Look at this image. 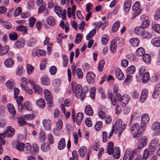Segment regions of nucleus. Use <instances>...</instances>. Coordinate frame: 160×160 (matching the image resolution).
Returning a JSON list of instances; mask_svg holds the SVG:
<instances>
[{
    "mask_svg": "<svg viewBox=\"0 0 160 160\" xmlns=\"http://www.w3.org/2000/svg\"><path fill=\"white\" fill-rule=\"evenodd\" d=\"M115 75L116 78L119 80H123L124 78V75L121 70L120 69H118L116 70L115 73Z\"/></svg>",
    "mask_w": 160,
    "mask_h": 160,
    "instance_id": "f3484780",
    "label": "nucleus"
},
{
    "mask_svg": "<svg viewBox=\"0 0 160 160\" xmlns=\"http://www.w3.org/2000/svg\"><path fill=\"white\" fill-rule=\"evenodd\" d=\"M140 127L142 128V130H144L143 125L140 126L138 123H135L130 128V130L133 135V138H136L138 140L140 138L142 134V132L140 131Z\"/></svg>",
    "mask_w": 160,
    "mask_h": 160,
    "instance_id": "7ed1b4c3",
    "label": "nucleus"
},
{
    "mask_svg": "<svg viewBox=\"0 0 160 160\" xmlns=\"http://www.w3.org/2000/svg\"><path fill=\"white\" fill-rule=\"evenodd\" d=\"M115 151L113 153V157L116 159H118L120 156V152L119 150V148L118 147H115Z\"/></svg>",
    "mask_w": 160,
    "mask_h": 160,
    "instance_id": "473e14b6",
    "label": "nucleus"
},
{
    "mask_svg": "<svg viewBox=\"0 0 160 160\" xmlns=\"http://www.w3.org/2000/svg\"><path fill=\"white\" fill-rule=\"evenodd\" d=\"M35 54L36 55L38 56H45L46 55V52L44 50L38 49L36 51Z\"/></svg>",
    "mask_w": 160,
    "mask_h": 160,
    "instance_id": "5fc2aeb1",
    "label": "nucleus"
},
{
    "mask_svg": "<svg viewBox=\"0 0 160 160\" xmlns=\"http://www.w3.org/2000/svg\"><path fill=\"white\" fill-rule=\"evenodd\" d=\"M150 22L149 20L147 19H144L142 22L141 26L143 28H147L149 25Z\"/></svg>",
    "mask_w": 160,
    "mask_h": 160,
    "instance_id": "49530a36",
    "label": "nucleus"
},
{
    "mask_svg": "<svg viewBox=\"0 0 160 160\" xmlns=\"http://www.w3.org/2000/svg\"><path fill=\"white\" fill-rule=\"evenodd\" d=\"M145 51L144 49L142 48H138L136 52L137 55L138 57H142L144 54H145Z\"/></svg>",
    "mask_w": 160,
    "mask_h": 160,
    "instance_id": "f704fd0d",
    "label": "nucleus"
},
{
    "mask_svg": "<svg viewBox=\"0 0 160 160\" xmlns=\"http://www.w3.org/2000/svg\"><path fill=\"white\" fill-rule=\"evenodd\" d=\"M37 40L35 38H31L28 41V45L29 47L34 46L36 43Z\"/></svg>",
    "mask_w": 160,
    "mask_h": 160,
    "instance_id": "a19ab883",
    "label": "nucleus"
},
{
    "mask_svg": "<svg viewBox=\"0 0 160 160\" xmlns=\"http://www.w3.org/2000/svg\"><path fill=\"white\" fill-rule=\"evenodd\" d=\"M144 28L141 26L136 27L135 29V33L137 35H141L144 32Z\"/></svg>",
    "mask_w": 160,
    "mask_h": 160,
    "instance_id": "c9c22d12",
    "label": "nucleus"
},
{
    "mask_svg": "<svg viewBox=\"0 0 160 160\" xmlns=\"http://www.w3.org/2000/svg\"><path fill=\"white\" fill-rule=\"evenodd\" d=\"M113 144L112 142H110L108 143L107 146V152L109 154H111L113 153L115 151V148L113 149Z\"/></svg>",
    "mask_w": 160,
    "mask_h": 160,
    "instance_id": "2eb2a0df",
    "label": "nucleus"
},
{
    "mask_svg": "<svg viewBox=\"0 0 160 160\" xmlns=\"http://www.w3.org/2000/svg\"><path fill=\"white\" fill-rule=\"evenodd\" d=\"M151 154V153L147 149H145L144 151L143 155L142 157V160H146L149 155H150Z\"/></svg>",
    "mask_w": 160,
    "mask_h": 160,
    "instance_id": "603ef678",
    "label": "nucleus"
},
{
    "mask_svg": "<svg viewBox=\"0 0 160 160\" xmlns=\"http://www.w3.org/2000/svg\"><path fill=\"white\" fill-rule=\"evenodd\" d=\"M54 10L55 12L58 15L59 17H60L62 13V9L59 6L55 7L54 8Z\"/></svg>",
    "mask_w": 160,
    "mask_h": 160,
    "instance_id": "4d7b16f0",
    "label": "nucleus"
},
{
    "mask_svg": "<svg viewBox=\"0 0 160 160\" xmlns=\"http://www.w3.org/2000/svg\"><path fill=\"white\" fill-rule=\"evenodd\" d=\"M131 6V1L130 0L127 1L124 4V10L126 11H128Z\"/></svg>",
    "mask_w": 160,
    "mask_h": 160,
    "instance_id": "58836bf2",
    "label": "nucleus"
},
{
    "mask_svg": "<svg viewBox=\"0 0 160 160\" xmlns=\"http://www.w3.org/2000/svg\"><path fill=\"white\" fill-rule=\"evenodd\" d=\"M149 120V117L148 114L145 113L142 114L141 117V123L143 124V127L146 125Z\"/></svg>",
    "mask_w": 160,
    "mask_h": 160,
    "instance_id": "ddd939ff",
    "label": "nucleus"
},
{
    "mask_svg": "<svg viewBox=\"0 0 160 160\" xmlns=\"http://www.w3.org/2000/svg\"><path fill=\"white\" fill-rule=\"evenodd\" d=\"M83 117V114L82 113H78L77 114L76 117L74 122H76L78 125H79L82 121Z\"/></svg>",
    "mask_w": 160,
    "mask_h": 160,
    "instance_id": "412c9836",
    "label": "nucleus"
},
{
    "mask_svg": "<svg viewBox=\"0 0 160 160\" xmlns=\"http://www.w3.org/2000/svg\"><path fill=\"white\" fill-rule=\"evenodd\" d=\"M47 63V59L46 58L43 59L41 62L40 64V68L41 70H43L45 69Z\"/></svg>",
    "mask_w": 160,
    "mask_h": 160,
    "instance_id": "09e8293b",
    "label": "nucleus"
},
{
    "mask_svg": "<svg viewBox=\"0 0 160 160\" xmlns=\"http://www.w3.org/2000/svg\"><path fill=\"white\" fill-rule=\"evenodd\" d=\"M41 149L44 152H46L50 149V147L48 143L44 142L41 146Z\"/></svg>",
    "mask_w": 160,
    "mask_h": 160,
    "instance_id": "e433bc0d",
    "label": "nucleus"
},
{
    "mask_svg": "<svg viewBox=\"0 0 160 160\" xmlns=\"http://www.w3.org/2000/svg\"><path fill=\"white\" fill-rule=\"evenodd\" d=\"M148 142V138L146 136H143L141 139L137 148V150H140L145 147Z\"/></svg>",
    "mask_w": 160,
    "mask_h": 160,
    "instance_id": "1a4fd4ad",
    "label": "nucleus"
},
{
    "mask_svg": "<svg viewBox=\"0 0 160 160\" xmlns=\"http://www.w3.org/2000/svg\"><path fill=\"white\" fill-rule=\"evenodd\" d=\"M96 30L95 29H93L91 30L90 32L87 36V39H89L92 38V37L93 36L96 32Z\"/></svg>",
    "mask_w": 160,
    "mask_h": 160,
    "instance_id": "69168bd1",
    "label": "nucleus"
},
{
    "mask_svg": "<svg viewBox=\"0 0 160 160\" xmlns=\"http://www.w3.org/2000/svg\"><path fill=\"white\" fill-rule=\"evenodd\" d=\"M26 67L28 73L29 74H30L33 71L34 67L32 65L29 64H28L27 65Z\"/></svg>",
    "mask_w": 160,
    "mask_h": 160,
    "instance_id": "bf43d9fd",
    "label": "nucleus"
},
{
    "mask_svg": "<svg viewBox=\"0 0 160 160\" xmlns=\"http://www.w3.org/2000/svg\"><path fill=\"white\" fill-rule=\"evenodd\" d=\"M151 42L155 47H160V38L157 37L154 38L152 40Z\"/></svg>",
    "mask_w": 160,
    "mask_h": 160,
    "instance_id": "aec40b11",
    "label": "nucleus"
},
{
    "mask_svg": "<svg viewBox=\"0 0 160 160\" xmlns=\"http://www.w3.org/2000/svg\"><path fill=\"white\" fill-rule=\"evenodd\" d=\"M76 73L78 78L81 79L83 78V74L80 68H78L77 69Z\"/></svg>",
    "mask_w": 160,
    "mask_h": 160,
    "instance_id": "680f3d73",
    "label": "nucleus"
},
{
    "mask_svg": "<svg viewBox=\"0 0 160 160\" xmlns=\"http://www.w3.org/2000/svg\"><path fill=\"white\" fill-rule=\"evenodd\" d=\"M72 91L75 96L77 98H80L81 100H83L86 97V94L84 91H82L81 86L75 82H72Z\"/></svg>",
    "mask_w": 160,
    "mask_h": 160,
    "instance_id": "f03ea898",
    "label": "nucleus"
},
{
    "mask_svg": "<svg viewBox=\"0 0 160 160\" xmlns=\"http://www.w3.org/2000/svg\"><path fill=\"white\" fill-rule=\"evenodd\" d=\"M51 122L49 119H44L42 121V124L44 128L47 131L49 130L51 127Z\"/></svg>",
    "mask_w": 160,
    "mask_h": 160,
    "instance_id": "4468645a",
    "label": "nucleus"
},
{
    "mask_svg": "<svg viewBox=\"0 0 160 160\" xmlns=\"http://www.w3.org/2000/svg\"><path fill=\"white\" fill-rule=\"evenodd\" d=\"M85 113L88 116H92L93 114V111L90 105L86 106L84 111Z\"/></svg>",
    "mask_w": 160,
    "mask_h": 160,
    "instance_id": "a878e982",
    "label": "nucleus"
},
{
    "mask_svg": "<svg viewBox=\"0 0 160 160\" xmlns=\"http://www.w3.org/2000/svg\"><path fill=\"white\" fill-rule=\"evenodd\" d=\"M62 58L63 59V65L64 67H66L67 66L68 64V57L66 55H62Z\"/></svg>",
    "mask_w": 160,
    "mask_h": 160,
    "instance_id": "e2e57ef3",
    "label": "nucleus"
},
{
    "mask_svg": "<svg viewBox=\"0 0 160 160\" xmlns=\"http://www.w3.org/2000/svg\"><path fill=\"white\" fill-rule=\"evenodd\" d=\"M46 4L44 2H42L39 7L38 12L39 13H40L43 12L45 8Z\"/></svg>",
    "mask_w": 160,
    "mask_h": 160,
    "instance_id": "774afa93",
    "label": "nucleus"
},
{
    "mask_svg": "<svg viewBox=\"0 0 160 160\" xmlns=\"http://www.w3.org/2000/svg\"><path fill=\"white\" fill-rule=\"evenodd\" d=\"M66 146V142L65 138H62L59 141L58 144V148L59 150H62Z\"/></svg>",
    "mask_w": 160,
    "mask_h": 160,
    "instance_id": "b1692460",
    "label": "nucleus"
},
{
    "mask_svg": "<svg viewBox=\"0 0 160 160\" xmlns=\"http://www.w3.org/2000/svg\"><path fill=\"white\" fill-rule=\"evenodd\" d=\"M24 145L23 143L18 142L16 143V148L20 151H22L23 150Z\"/></svg>",
    "mask_w": 160,
    "mask_h": 160,
    "instance_id": "37998d69",
    "label": "nucleus"
},
{
    "mask_svg": "<svg viewBox=\"0 0 160 160\" xmlns=\"http://www.w3.org/2000/svg\"><path fill=\"white\" fill-rule=\"evenodd\" d=\"M145 69L143 67H140L139 69V72L140 75L142 77V82L145 83L150 79L149 73L148 72H145Z\"/></svg>",
    "mask_w": 160,
    "mask_h": 160,
    "instance_id": "39448f33",
    "label": "nucleus"
},
{
    "mask_svg": "<svg viewBox=\"0 0 160 160\" xmlns=\"http://www.w3.org/2000/svg\"><path fill=\"white\" fill-rule=\"evenodd\" d=\"M148 91L147 89L143 90L140 99V101L141 102H143L146 100L148 96Z\"/></svg>",
    "mask_w": 160,
    "mask_h": 160,
    "instance_id": "5701e85b",
    "label": "nucleus"
},
{
    "mask_svg": "<svg viewBox=\"0 0 160 160\" xmlns=\"http://www.w3.org/2000/svg\"><path fill=\"white\" fill-rule=\"evenodd\" d=\"M15 131L14 129L11 127L8 126L4 132V134L6 137L11 138L14 135Z\"/></svg>",
    "mask_w": 160,
    "mask_h": 160,
    "instance_id": "6e6552de",
    "label": "nucleus"
},
{
    "mask_svg": "<svg viewBox=\"0 0 160 160\" xmlns=\"http://www.w3.org/2000/svg\"><path fill=\"white\" fill-rule=\"evenodd\" d=\"M30 103L28 102H26L23 104L20 105L19 106L18 110L19 112H21L22 109L30 111L32 110Z\"/></svg>",
    "mask_w": 160,
    "mask_h": 160,
    "instance_id": "9d476101",
    "label": "nucleus"
},
{
    "mask_svg": "<svg viewBox=\"0 0 160 160\" xmlns=\"http://www.w3.org/2000/svg\"><path fill=\"white\" fill-rule=\"evenodd\" d=\"M120 26V22L118 21L116 22L113 25L112 28V32H116L118 30Z\"/></svg>",
    "mask_w": 160,
    "mask_h": 160,
    "instance_id": "79ce46f5",
    "label": "nucleus"
},
{
    "mask_svg": "<svg viewBox=\"0 0 160 160\" xmlns=\"http://www.w3.org/2000/svg\"><path fill=\"white\" fill-rule=\"evenodd\" d=\"M109 98L112 105L114 106L118 103H120L122 105V103L123 105L125 106L130 100V98L128 96H123L122 97L119 93L117 94L113 97H112V94H110L109 95Z\"/></svg>",
    "mask_w": 160,
    "mask_h": 160,
    "instance_id": "f257e3e1",
    "label": "nucleus"
},
{
    "mask_svg": "<svg viewBox=\"0 0 160 160\" xmlns=\"http://www.w3.org/2000/svg\"><path fill=\"white\" fill-rule=\"evenodd\" d=\"M82 38V36L81 34L79 33L77 34L75 43L77 44L80 43L81 41Z\"/></svg>",
    "mask_w": 160,
    "mask_h": 160,
    "instance_id": "13d9d810",
    "label": "nucleus"
},
{
    "mask_svg": "<svg viewBox=\"0 0 160 160\" xmlns=\"http://www.w3.org/2000/svg\"><path fill=\"white\" fill-rule=\"evenodd\" d=\"M9 37L10 40H15L17 39L18 35L16 32H13L10 33L9 34Z\"/></svg>",
    "mask_w": 160,
    "mask_h": 160,
    "instance_id": "3c124183",
    "label": "nucleus"
},
{
    "mask_svg": "<svg viewBox=\"0 0 160 160\" xmlns=\"http://www.w3.org/2000/svg\"><path fill=\"white\" fill-rule=\"evenodd\" d=\"M16 30L17 31L21 32L23 34H26L27 32V28L24 26L20 25L17 27Z\"/></svg>",
    "mask_w": 160,
    "mask_h": 160,
    "instance_id": "7c9ffc66",
    "label": "nucleus"
},
{
    "mask_svg": "<svg viewBox=\"0 0 160 160\" xmlns=\"http://www.w3.org/2000/svg\"><path fill=\"white\" fill-rule=\"evenodd\" d=\"M130 42L132 46L137 47L139 43V39L137 38H133L130 39Z\"/></svg>",
    "mask_w": 160,
    "mask_h": 160,
    "instance_id": "cd10ccee",
    "label": "nucleus"
},
{
    "mask_svg": "<svg viewBox=\"0 0 160 160\" xmlns=\"http://www.w3.org/2000/svg\"><path fill=\"white\" fill-rule=\"evenodd\" d=\"M126 126L127 125L126 124H122V121L121 119H118L116 121L115 125H114V133L116 134H118V136H119Z\"/></svg>",
    "mask_w": 160,
    "mask_h": 160,
    "instance_id": "20e7f679",
    "label": "nucleus"
},
{
    "mask_svg": "<svg viewBox=\"0 0 160 160\" xmlns=\"http://www.w3.org/2000/svg\"><path fill=\"white\" fill-rule=\"evenodd\" d=\"M102 126V123L101 121L97 122L96 125L94 126V128L96 131H98L101 128Z\"/></svg>",
    "mask_w": 160,
    "mask_h": 160,
    "instance_id": "864d4df0",
    "label": "nucleus"
},
{
    "mask_svg": "<svg viewBox=\"0 0 160 160\" xmlns=\"http://www.w3.org/2000/svg\"><path fill=\"white\" fill-rule=\"evenodd\" d=\"M36 20L35 18L34 17L30 18L29 19V26L31 27H32L36 22Z\"/></svg>",
    "mask_w": 160,
    "mask_h": 160,
    "instance_id": "0e129e2a",
    "label": "nucleus"
},
{
    "mask_svg": "<svg viewBox=\"0 0 160 160\" xmlns=\"http://www.w3.org/2000/svg\"><path fill=\"white\" fill-rule=\"evenodd\" d=\"M34 92L36 94H39L42 92V90L41 86L38 85H35L34 87Z\"/></svg>",
    "mask_w": 160,
    "mask_h": 160,
    "instance_id": "8fccbe9b",
    "label": "nucleus"
},
{
    "mask_svg": "<svg viewBox=\"0 0 160 160\" xmlns=\"http://www.w3.org/2000/svg\"><path fill=\"white\" fill-rule=\"evenodd\" d=\"M7 108L8 112L12 115L14 116L16 114V111L14 106L12 104H8Z\"/></svg>",
    "mask_w": 160,
    "mask_h": 160,
    "instance_id": "72a5a7b5",
    "label": "nucleus"
},
{
    "mask_svg": "<svg viewBox=\"0 0 160 160\" xmlns=\"http://www.w3.org/2000/svg\"><path fill=\"white\" fill-rule=\"evenodd\" d=\"M152 128L153 130L156 131L153 133L155 136L160 134V122H155L153 123L152 126Z\"/></svg>",
    "mask_w": 160,
    "mask_h": 160,
    "instance_id": "f8f14e48",
    "label": "nucleus"
},
{
    "mask_svg": "<svg viewBox=\"0 0 160 160\" xmlns=\"http://www.w3.org/2000/svg\"><path fill=\"white\" fill-rule=\"evenodd\" d=\"M135 71V67L133 65L129 67L127 69V72L129 74H132L134 73Z\"/></svg>",
    "mask_w": 160,
    "mask_h": 160,
    "instance_id": "de8ad7c7",
    "label": "nucleus"
},
{
    "mask_svg": "<svg viewBox=\"0 0 160 160\" xmlns=\"http://www.w3.org/2000/svg\"><path fill=\"white\" fill-rule=\"evenodd\" d=\"M152 28L157 32L160 33V24H154L152 26Z\"/></svg>",
    "mask_w": 160,
    "mask_h": 160,
    "instance_id": "6e6d98bb",
    "label": "nucleus"
},
{
    "mask_svg": "<svg viewBox=\"0 0 160 160\" xmlns=\"http://www.w3.org/2000/svg\"><path fill=\"white\" fill-rule=\"evenodd\" d=\"M43 92L48 106L50 107H51L52 102V98L50 92L47 90H45Z\"/></svg>",
    "mask_w": 160,
    "mask_h": 160,
    "instance_id": "0eeeda50",
    "label": "nucleus"
},
{
    "mask_svg": "<svg viewBox=\"0 0 160 160\" xmlns=\"http://www.w3.org/2000/svg\"><path fill=\"white\" fill-rule=\"evenodd\" d=\"M87 152V149L85 146H82L79 149V153L80 156L82 158L84 157Z\"/></svg>",
    "mask_w": 160,
    "mask_h": 160,
    "instance_id": "393cba45",
    "label": "nucleus"
},
{
    "mask_svg": "<svg viewBox=\"0 0 160 160\" xmlns=\"http://www.w3.org/2000/svg\"><path fill=\"white\" fill-rule=\"evenodd\" d=\"M37 106L39 108H43L46 106V102L44 99L40 98L36 101Z\"/></svg>",
    "mask_w": 160,
    "mask_h": 160,
    "instance_id": "6ab92c4d",
    "label": "nucleus"
},
{
    "mask_svg": "<svg viewBox=\"0 0 160 160\" xmlns=\"http://www.w3.org/2000/svg\"><path fill=\"white\" fill-rule=\"evenodd\" d=\"M142 58L143 61L147 64H149L151 62V59L150 56L148 54L145 53L142 56Z\"/></svg>",
    "mask_w": 160,
    "mask_h": 160,
    "instance_id": "c85d7f7f",
    "label": "nucleus"
},
{
    "mask_svg": "<svg viewBox=\"0 0 160 160\" xmlns=\"http://www.w3.org/2000/svg\"><path fill=\"white\" fill-rule=\"evenodd\" d=\"M25 43V41L23 38L19 39L15 43L16 47L18 48H21L23 47Z\"/></svg>",
    "mask_w": 160,
    "mask_h": 160,
    "instance_id": "4be33fe9",
    "label": "nucleus"
},
{
    "mask_svg": "<svg viewBox=\"0 0 160 160\" xmlns=\"http://www.w3.org/2000/svg\"><path fill=\"white\" fill-rule=\"evenodd\" d=\"M32 149L31 145L29 143H27L24 146L23 150L26 153H30Z\"/></svg>",
    "mask_w": 160,
    "mask_h": 160,
    "instance_id": "ea45409f",
    "label": "nucleus"
},
{
    "mask_svg": "<svg viewBox=\"0 0 160 160\" xmlns=\"http://www.w3.org/2000/svg\"><path fill=\"white\" fill-rule=\"evenodd\" d=\"M95 78V74L92 72H89L86 75V79L88 82L90 84H93L94 82Z\"/></svg>",
    "mask_w": 160,
    "mask_h": 160,
    "instance_id": "9b49d317",
    "label": "nucleus"
},
{
    "mask_svg": "<svg viewBox=\"0 0 160 160\" xmlns=\"http://www.w3.org/2000/svg\"><path fill=\"white\" fill-rule=\"evenodd\" d=\"M41 81L42 84L45 85H48L50 83L49 78L47 75H43L41 78Z\"/></svg>",
    "mask_w": 160,
    "mask_h": 160,
    "instance_id": "bb28decb",
    "label": "nucleus"
},
{
    "mask_svg": "<svg viewBox=\"0 0 160 160\" xmlns=\"http://www.w3.org/2000/svg\"><path fill=\"white\" fill-rule=\"evenodd\" d=\"M39 139L41 142L44 141L46 139L45 132L41 130L39 132Z\"/></svg>",
    "mask_w": 160,
    "mask_h": 160,
    "instance_id": "c03bdc74",
    "label": "nucleus"
},
{
    "mask_svg": "<svg viewBox=\"0 0 160 160\" xmlns=\"http://www.w3.org/2000/svg\"><path fill=\"white\" fill-rule=\"evenodd\" d=\"M62 111L63 112L64 114L66 116V117L67 118H68L69 117L70 113L69 112H67L66 113V110L65 109V108L64 107V105L63 104H62L61 105Z\"/></svg>",
    "mask_w": 160,
    "mask_h": 160,
    "instance_id": "052dcab7",
    "label": "nucleus"
},
{
    "mask_svg": "<svg viewBox=\"0 0 160 160\" xmlns=\"http://www.w3.org/2000/svg\"><path fill=\"white\" fill-rule=\"evenodd\" d=\"M9 49V47L7 46H5L3 47H1L0 49V56H3L6 54Z\"/></svg>",
    "mask_w": 160,
    "mask_h": 160,
    "instance_id": "2f4dec72",
    "label": "nucleus"
},
{
    "mask_svg": "<svg viewBox=\"0 0 160 160\" xmlns=\"http://www.w3.org/2000/svg\"><path fill=\"white\" fill-rule=\"evenodd\" d=\"M25 118L24 117H20L18 118V122L19 124L21 125H23L25 124H28V123L24 120ZM28 125L29 126H31L30 124H28Z\"/></svg>",
    "mask_w": 160,
    "mask_h": 160,
    "instance_id": "a18cd8bd",
    "label": "nucleus"
},
{
    "mask_svg": "<svg viewBox=\"0 0 160 160\" xmlns=\"http://www.w3.org/2000/svg\"><path fill=\"white\" fill-rule=\"evenodd\" d=\"M47 23L51 26H53L55 24V21L54 18L52 17H49L47 19Z\"/></svg>",
    "mask_w": 160,
    "mask_h": 160,
    "instance_id": "4c0bfd02",
    "label": "nucleus"
},
{
    "mask_svg": "<svg viewBox=\"0 0 160 160\" xmlns=\"http://www.w3.org/2000/svg\"><path fill=\"white\" fill-rule=\"evenodd\" d=\"M136 154V150L128 149L125 152L123 158V160H132L134 156Z\"/></svg>",
    "mask_w": 160,
    "mask_h": 160,
    "instance_id": "423d86ee",
    "label": "nucleus"
},
{
    "mask_svg": "<svg viewBox=\"0 0 160 160\" xmlns=\"http://www.w3.org/2000/svg\"><path fill=\"white\" fill-rule=\"evenodd\" d=\"M14 64L13 60L10 58H7L4 61V65L7 68H11L13 66Z\"/></svg>",
    "mask_w": 160,
    "mask_h": 160,
    "instance_id": "dca6fc26",
    "label": "nucleus"
},
{
    "mask_svg": "<svg viewBox=\"0 0 160 160\" xmlns=\"http://www.w3.org/2000/svg\"><path fill=\"white\" fill-rule=\"evenodd\" d=\"M117 47V41L115 40H112L111 42L110 46V49L112 52H116V48Z\"/></svg>",
    "mask_w": 160,
    "mask_h": 160,
    "instance_id": "c756f323",
    "label": "nucleus"
},
{
    "mask_svg": "<svg viewBox=\"0 0 160 160\" xmlns=\"http://www.w3.org/2000/svg\"><path fill=\"white\" fill-rule=\"evenodd\" d=\"M6 84L8 88L12 89L13 87L14 83L13 81L8 80L6 82Z\"/></svg>",
    "mask_w": 160,
    "mask_h": 160,
    "instance_id": "338daca9",
    "label": "nucleus"
},
{
    "mask_svg": "<svg viewBox=\"0 0 160 160\" xmlns=\"http://www.w3.org/2000/svg\"><path fill=\"white\" fill-rule=\"evenodd\" d=\"M134 7L133 6L132 8L134 12L130 18L132 20L134 19L135 17L140 14L142 11L141 9L138 8V7H136L135 9L133 8Z\"/></svg>",
    "mask_w": 160,
    "mask_h": 160,
    "instance_id": "a211bd4d",
    "label": "nucleus"
}]
</instances>
